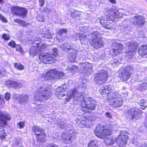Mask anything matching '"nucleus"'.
Wrapping results in <instances>:
<instances>
[{"label":"nucleus","instance_id":"obj_56","mask_svg":"<svg viewBox=\"0 0 147 147\" xmlns=\"http://www.w3.org/2000/svg\"><path fill=\"white\" fill-rule=\"evenodd\" d=\"M57 51H58L57 49V48H53V51H52V52H53V53L52 54H54V55H55L56 56L57 55V54H58Z\"/></svg>","mask_w":147,"mask_h":147},{"label":"nucleus","instance_id":"obj_7","mask_svg":"<svg viewBox=\"0 0 147 147\" xmlns=\"http://www.w3.org/2000/svg\"><path fill=\"white\" fill-rule=\"evenodd\" d=\"M107 13V19L109 20L111 19L113 21L115 19L122 18L123 15V13L119 11L115 7H113L108 10Z\"/></svg>","mask_w":147,"mask_h":147},{"label":"nucleus","instance_id":"obj_33","mask_svg":"<svg viewBox=\"0 0 147 147\" xmlns=\"http://www.w3.org/2000/svg\"><path fill=\"white\" fill-rule=\"evenodd\" d=\"M20 7H13L11 8V10L15 14L18 15H22L20 13L21 11H24L25 12L26 10L24 9L20 10Z\"/></svg>","mask_w":147,"mask_h":147},{"label":"nucleus","instance_id":"obj_62","mask_svg":"<svg viewBox=\"0 0 147 147\" xmlns=\"http://www.w3.org/2000/svg\"><path fill=\"white\" fill-rule=\"evenodd\" d=\"M105 115L106 117L109 118L111 119L112 118V116L110 113L109 112H106Z\"/></svg>","mask_w":147,"mask_h":147},{"label":"nucleus","instance_id":"obj_48","mask_svg":"<svg viewBox=\"0 0 147 147\" xmlns=\"http://www.w3.org/2000/svg\"><path fill=\"white\" fill-rule=\"evenodd\" d=\"M24 9L26 10V12H24V11H21L20 12V13H21V14L22 15H18L20 16H22L23 17H25L26 16L27 13V11L26 9L24 8H20V10H22V9Z\"/></svg>","mask_w":147,"mask_h":147},{"label":"nucleus","instance_id":"obj_49","mask_svg":"<svg viewBox=\"0 0 147 147\" xmlns=\"http://www.w3.org/2000/svg\"><path fill=\"white\" fill-rule=\"evenodd\" d=\"M37 19L39 21L42 22L44 21V18L42 15H39L37 16Z\"/></svg>","mask_w":147,"mask_h":147},{"label":"nucleus","instance_id":"obj_27","mask_svg":"<svg viewBox=\"0 0 147 147\" xmlns=\"http://www.w3.org/2000/svg\"><path fill=\"white\" fill-rule=\"evenodd\" d=\"M111 90V88L107 85L102 86L99 90V92L102 95H106L109 93Z\"/></svg>","mask_w":147,"mask_h":147},{"label":"nucleus","instance_id":"obj_20","mask_svg":"<svg viewBox=\"0 0 147 147\" xmlns=\"http://www.w3.org/2000/svg\"><path fill=\"white\" fill-rule=\"evenodd\" d=\"M57 71L55 69H50L46 72L45 75H43L42 78L46 80L55 79L56 78Z\"/></svg>","mask_w":147,"mask_h":147},{"label":"nucleus","instance_id":"obj_58","mask_svg":"<svg viewBox=\"0 0 147 147\" xmlns=\"http://www.w3.org/2000/svg\"><path fill=\"white\" fill-rule=\"evenodd\" d=\"M46 147H58V146L53 143L48 144Z\"/></svg>","mask_w":147,"mask_h":147},{"label":"nucleus","instance_id":"obj_51","mask_svg":"<svg viewBox=\"0 0 147 147\" xmlns=\"http://www.w3.org/2000/svg\"><path fill=\"white\" fill-rule=\"evenodd\" d=\"M10 94L9 93L6 92L5 94V98L7 101H8L10 98Z\"/></svg>","mask_w":147,"mask_h":147},{"label":"nucleus","instance_id":"obj_37","mask_svg":"<svg viewBox=\"0 0 147 147\" xmlns=\"http://www.w3.org/2000/svg\"><path fill=\"white\" fill-rule=\"evenodd\" d=\"M43 37L47 39H50L52 38L54 34L51 33L48 30L42 31Z\"/></svg>","mask_w":147,"mask_h":147},{"label":"nucleus","instance_id":"obj_6","mask_svg":"<svg viewBox=\"0 0 147 147\" xmlns=\"http://www.w3.org/2000/svg\"><path fill=\"white\" fill-rule=\"evenodd\" d=\"M108 77L107 72L105 70H101L95 74L94 80L97 84L100 85L105 83L107 80Z\"/></svg>","mask_w":147,"mask_h":147},{"label":"nucleus","instance_id":"obj_45","mask_svg":"<svg viewBox=\"0 0 147 147\" xmlns=\"http://www.w3.org/2000/svg\"><path fill=\"white\" fill-rule=\"evenodd\" d=\"M12 146L16 147H17L18 146H20V147H21V146H20V142L16 140H15L13 141Z\"/></svg>","mask_w":147,"mask_h":147},{"label":"nucleus","instance_id":"obj_61","mask_svg":"<svg viewBox=\"0 0 147 147\" xmlns=\"http://www.w3.org/2000/svg\"><path fill=\"white\" fill-rule=\"evenodd\" d=\"M67 44V46H66L65 47V51L67 50H69V51H70L71 49H71V47L70 46V45L68 43H66Z\"/></svg>","mask_w":147,"mask_h":147},{"label":"nucleus","instance_id":"obj_15","mask_svg":"<svg viewBox=\"0 0 147 147\" xmlns=\"http://www.w3.org/2000/svg\"><path fill=\"white\" fill-rule=\"evenodd\" d=\"M130 22L138 27H140L144 24V16H135L132 18Z\"/></svg>","mask_w":147,"mask_h":147},{"label":"nucleus","instance_id":"obj_42","mask_svg":"<svg viewBox=\"0 0 147 147\" xmlns=\"http://www.w3.org/2000/svg\"><path fill=\"white\" fill-rule=\"evenodd\" d=\"M64 76V74L62 72L57 71L56 79H60Z\"/></svg>","mask_w":147,"mask_h":147},{"label":"nucleus","instance_id":"obj_63","mask_svg":"<svg viewBox=\"0 0 147 147\" xmlns=\"http://www.w3.org/2000/svg\"><path fill=\"white\" fill-rule=\"evenodd\" d=\"M44 10L47 13H49L51 11V9H50L46 8Z\"/></svg>","mask_w":147,"mask_h":147},{"label":"nucleus","instance_id":"obj_18","mask_svg":"<svg viewBox=\"0 0 147 147\" xmlns=\"http://www.w3.org/2000/svg\"><path fill=\"white\" fill-rule=\"evenodd\" d=\"M92 46L98 49L103 46V41L101 36L94 38L91 43Z\"/></svg>","mask_w":147,"mask_h":147},{"label":"nucleus","instance_id":"obj_36","mask_svg":"<svg viewBox=\"0 0 147 147\" xmlns=\"http://www.w3.org/2000/svg\"><path fill=\"white\" fill-rule=\"evenodd\" d=\"M65 120L64 119H58L56 123L61 128H63L65 125Z\"/></svg>","mask_w":147,"mask_h":147},{"label":"nucleus","instance_id":"obj_59","mask_svg":"<svg viewBox=\"0 0 147 147\" xmlns=\"http://www.w3.org/2000/svg\"><path fill=\"white\" fill-rule=\"evenodd\" d=\"M146 100L144 99H141L140 100V102L139 103V105L140 106L142 105H143L146 102Z\"/></svg>","mask_w":147,"mask_h":147},{"label":"nucleus","instance_id":"obj_38","mask_svg":"<svg viewBox=\"0 0 147 147\" xmlns=\"http://www.w3.org/2000/svg\"><path fill=\"white\" fill-rule=\"evenodd\" d=\"M138 89H140L141 91L144 89H147V80H145L143 83H140Z\"/></svg>","mask_w":147,"mask_h":147},{"label":"nucleus","instance_id":"obj_52","mask_svg":"<svg viewBox=\"0 0 147 147\" xmlns=\"http://www.w3.org/2000/svg\"><path fill=\"white\" fill-rule=\"evenodd\" d=\"M8 45L11 47L15 48L16 46L15 42L13 41H11L8 43Z\"/></svg>","mask_w":147,"mask_h":147},{"label":"nucleus","instance_id":"obj_29","mask_svg":"<svg viewBox=\"0 0 147 147\" xmlns=\"http://www.w3.org/2000/svg\"><path fill=\"white\" fill-rule=\"evenodd\" d=\"M39 134L38 135H35L36 140L39 142L41 143H44L46 141V139L45 138L46 136L45 132L44 130V133H41V132L40 131L38 133Z\"/></svg>","mask_w":147,"mask_h":147},{"label":"nucleus","instance_id":"obj_40","mask_svg":"<svg viewBox=\"0 0 147 147\" xmlns=\"http://www.w3.org/2000/svg\"><path fill=\"white\" fill-rule=\"evenodd\" d=\"M41 41V39L40 37H36L35 38V41L32 42V44L34 45V44H36V43H37V42L38 43L37 45V46H42L44 45V44L42 45V43H40ZM44 45L45 44H44Z\"/></svg>","mask_w":147,"mask_h":147},{"label":"nucleus","instance_id":"obj_11","mask_svg":"<svg viewBox=\"0 0 147 147\" xmlns=\"http://www.w3.org/2000/svg\"><path fill=\"white\" fill-rule=\"evenodd\" d=\"M61 137L64 143L70 144L75 140L76 137V133L73 130H70L68 132L62 134Z\"/></svg>","mask_w":147,"mask_h":147},{"label":"nucleus","instance_id":"obj_31","mask_svg":"<svg viewBox=\"0 0 147 147\" xmlns=\"http://www.w3.org/2000/svg\"><path fill=\"white\" fill-rule=\"evenodd\" d=\"M81 15V12L78 10H75L71 13V17L76 20H78L80 19Z\"/></svg>","mask_w":147,"mask_h":147},{"label":"nucleus","instance_id":"obj_50","mask_svg":"<svg viewBox=\"0 0 147 147\" xmlns=\"http://www.w3.org/2000/svg\"><path fill=\"white\" fill-rule=\"evenodd\" d=\"M2 38L6 40H8L10 39V36L9 35L5 34H3Z\"/></svg>","mask_w":147,"mask_h":147},{"label":"nucleus","instance_id":"obj_32","mask_svg":"<svg viewBox=\"0 0 147 147\" xmlns=\"http://www.w3.org/2000/svg\"><path fill=\"white\" fill-rule=\"evenodd\" d=\"M65 91L64 89L62 88L59 87L57 89L55 94L58 97L63 96L66 95L65 93Z\"/></svg>","mask_w":147,"mask_h":147},{"label":"nucleus","instance_id":"obj_30","mask_svg":"<svg viewBox=\"0 0 147 147\" xmlns=\"http://www.w3.org/2000/svg\"><path fill=\"white\" fill-rule=\"evenodd\" d=\"M138 53L141 56L147 55V45H144L140 46L138 49Z\"/></svg>","mask_w":147,"mask_h":147},{"label":"nucleus","instance_id":"obj_54","mask_svg":"<svg viewBox=\"0 0 147 147\" xmlns=\"http://www.w3.org/2000/svg\"><path fill=\"white\" fill-rule=\"evenodd\" d=\"M0 19L3 22L6 23L7 22V19L3 16L0 13Z\"/></svg>","mask_w":147,"mask_h":147},{"label":"nucleus","instance_id":"obj_10","mask_svg":"<svg viewBox=\"0 0 147 147\" xmlns=\"http://www.w3.org/2000/svg\"><path fill=\"white\" fill-rule=\"evenodd\" d=\"M107 14H106L105 18L103 16L100 17L99 18L100 22L105 28L113 30L115 29V27L113 24V21L111 19L109 20L107 19Z\"/></svg>","mask_w":147,"mask_h":147},{"label":"nucleus","instance_id":"obj_43","mask_svg":"<svg viewBox=\"0 0 147 147\" xmlns=\"http://www.w3.org/2000/svg\"><path fill=\"white\" fill-rule=\"evenodd\" d=\"M96 142L94 140L91 141L88 144V147H98Z\"/></svg>","mask_w":147,"mask_h":147},{"label":"nucleus","instance_id":"obj_44","mask_svg":"<svg viewBox=\"0 0 147 147\" xmlns=\"http://www.w3.org/2000/svg\"><path fill=\"white\" fill-rule=\"evenodd\" d=\"M90 36L92 38H95L97 37L98 36H100V35L99 34V33L97 32H94L90 34Z\"/></svg>","mask_w":147,"mask_h":147},{"label":"nucleus","instance_id":"obj_64","mask_svg":"<svg viewBox=\"0 0 147 147\" xmlns=\"http://www.w3.org/2000/svg\"><path fill=\"white\" fill-rule=\"evenodd\" d=\"M4 104L3 99L0 96V104L3 105Z\"/></svg>","mask_w":147,"mask_h":147},{"label":"nucleus","instance_id":"obj_4","mask_svg":"<svg viewBox=\"0 0 147 147\" xmlns=\"http://www.w3.org/2000/svg\"><path fill=\"white\" fill-rule=\"evenodd\" d=\"M112 131V129L111 128L105 127L99 124L96 126L94 133L96 136L102 139L105 136L110 134Z\"/></svg>","mask_w":147,"mask_h":147},{"label":"nucleus","instance_id":"obj_25","mask_svg":"<svg viewBox=\"0 0 147 147\" xmlns=\"http://www.w3.org/2000/svg\"><path fill=\"white\" fill-rule=\"evenodd\" d=\"M117 141L116 138L111 136L106 137L104 139V142L107 146L114 144Z\"/></svg>","mask_w":147,"mask_h":147},{"label":"nucleus","instance_id":"obj_19","mask_svg":"<svg viewBox=\"0 0 147 147\" xmlns=\"http://www.w3.org/2000/svg\"><path fill=\"white\" fill-rule=\"evenodd\" d=\"M11 116L9 114H3L0 112V126L2 127L5 126L7 124V121L10 120Z\"/></svg>","mask_w":147,"mask_h":147},{"label":"nucleus","instance_id":"obj_46","mask_svg":"<svg viewBox=\"0 0 147 147\" xmlns=\"http://www.w3.org/2000/svg\"><path fill=\"white\" fill-rule=\"evenodd\" d=\"M1 129L0 128V137L1 138L3 139L5 137L6 135L4 130Z\"/></svg>","mask_w":147,"mask_h":147},{"label":"nucleus","instance_id":"obj_12","mask_svg":"<svg viewBox=\"0 0 147 147\" xmlns=\"http://www.w3.org/2000/svg\"><path fill=\"white\" fill-rule=\"evenodd\" d=\"M38 43L34 44L32 45V47L29 50V54L30 56L34 57L36 56L38 54L40 53L42 51H43L46 48L45 45H44L42 46H37Z\"/></svg>","mask_w":147,"mask_h":147},{"label":"nucleus","instance_id":"obj_34","mask_svg":"<svg viewBox=\"0 0 147 147\" xmlns=\"http://www.w3.org/2000/svg\"><path fill=\"white\" fill-rule=\"evenodd\" d=\"M78 68L76 65H72L70 67H68L66 71L68 73H71L74 74L78 71Z\"/></svg>","mask_w":147,"mask_h":147},{"label":"nucleus","instance_id":"obj_26","mask_svg":"<svg viewBox=\"0 0 147 147\" xmlns=\"http://www.w3.org/2000/svg\"><path fill=\"white\" fill-rule=\"evenodd\" d=\"M77 51L76 50L71 49L68 52V58L69 60L71 62H73L75 61L77 56Z\"/></svg>","mask_w":147,"mask_h":147},{"label":"nucleus","instance_id":"obj_1","mask_svg":"<svg viewBox=\"0 0 147 147\" xmlns=\"http://www.w3.org/2000/svg\"><path fill=\"white\" fill-rule=\"evenodd\" d=\"M84 93L80 92V89L74 88L67 93L66 101H69L71 99H74L78 101L81 102V109L84 113L91 112L94 110L96 102L94 100L90 98L84 99Z\"/></svg>","mask_w":147,"mask_h":147},{"label":"nucleus","instance_id":"obj_24","mask_svg":"<svg viewBox=\"0 0 147 147\" xmlns=\"http://www.w3.org/2000/svg\"><path fill=\"white\" fill-rule=\"evenodd\" d=\"M6 84L10 87L13 88H19L22 86L20 83L10 80L7 81Z\"/></svg>","mask_w":147,"mask_h":147},{"label":"nucleus","instance_id":"obj_22","mask_svg":"<svg viewBox=\"0 0 147 147\" xmlns=\"http://www.w3.org/2000/svg\"><path fill=\"white\" fill-rule=\"evenodd\" d=\"M88 28L86 26H84L80 29L81 32L76 34V36L78 37V39L80 41L81 44H82L83 41L86 40V36L83 35V33L85 32L87 30Z\"/></svg>","mask_w":147,"mask_h":147},{"label":"nucleus","instance_id":"obj_14","mask_svg":"<svg viewBox=\"0 0 147 147\" xmlns=\"http://www.w3.org/2000/svg\"><path fill=\"white\" fill-rule=\"evenodd\" d=\"M137 45V43L135 42H132L130 43H128V49L130 50V51L128 53H127L126 56L129 59H131L132 56L135 54Z\"/></svg>","mask_w":147,"mask_h":147},{"label":"nucleus","instance_id":"obj_16","mask_svg":"<svg viewBox=\"0 0 147 147\" xmlns=\"http://www.w3.org/2000/svg\"><path fill=\"white\" fill-rule=\"evenodd\" d=\"M126 132L122 131L119 135L118 140L117 141L118 144L120 147H123L127 142L128 138Z\"/></svg>","mask_w":147,"mask_h":147},{"label":"nucleus","instance_id":"obj_39","mask_svg":"<svg viewBox=\"0 0 147 147\" xmlns=\"http://www.w3.org/2000/svg\"><path fill=\"white\" fill-rule=\"evenodd\" d=\"M14 66L16 68L20 70H22L24 69V66L19 63H14Z\"/></svg>","mask_w":147,"mask_h":147},{"label":"nucleus","instance_id":"obj_2","mask_svg":"<svg viewBox=\"0 0 147 147\" xmlns=\"http://www.w3.org/2000/svg\"><path fill=\"white\" fill-rule=\"evenodd\" d=\"M51 95V91L48 90L46 85H38L34 94L33 99L36 101L41 102L48 100Z\"/></svg>","mask_w":147,"mask_h":147},{"label":"nucleus","instance_id":"obj_9","mask_svg":"<svg viewBox=\"0 0 147 147\" xmlns=\"http://www.w3.org/2000/svg\"><path fill=\"white\" fill-rule=\"evenodd\" d=\"M142 111L136 108H132L125 113L126 117L130 119H138L141 116Z\"/></svg>","mask_w":147,"mask_h":147},{"label":"nucleus","instance_id":"obj_55","mask_svg":"<svg viewBox=\"0 0 147 147\" xmlns=\"http://www.w3.org/2000/svg\"><path fill=\"white\" fill-rule=\"evenodd\" d=\"M113 61L114 64L116 65H117L121 63V62L119 60L115 59H114Z\"/></svg>","mask_w":147,"mask_h":147},{"label":"nucleus","instance_id":"obj_57","mask_svg":"<svg viewBox=\"0 0 147 147\" xmlns=\"http://www.w3.org/2000/svg\"><path fill=\"white\" fill-rule=\"evenodd\" d=\"M45 3V0H39V5L40 6H42Z\"/></svg>","mask_w":147,"mask_h":147},{"label":"nucleus","instance_id":"obj_3","mask_svg":"<svg viewBox=\"0 0 147 147\" xmlns=\"http://www.w3.org/2000/svg\"><path fill=\"white\" fill-rule=\"evenodd\" d=\"M107 100L109 105L114 108L121 106L123 102L122 96L115 93H111L108 96Z\"/></svg>","mask_w":147,"mask_h":147},{"label":"nucleus","instance_id":"obj_8","mask_svg":"<svg viewBox=\"0 0 147 147\" xmlns=\"http://www.w3.org/2000/svg\"><path fill=\"white\" fill-rule=\"evenodd\" d=\"M55 55L47 53H43L41 54L39 56V58L41 61L46 64H52L55 63L56 61Z\"/></svg>","mask_w":147,"mask_h":147},{"label":"nucleus","instance_id":"obj_35","mask_svg":"<svg viewBox=\"0 0 147 147\" xmlns=\"http://www.w3.org/2000/svg\"><path fill=\"white\" fill-rule=\"evenodd\" d=\"M32 130L35 135L39 134L38 133L41 131L42 134L44 133V130L37 126L34 125L32 127Z\"/></svg>","mask_w":147,"mask_h":147},{"label":"nucleus","instance_id":"obj_53","mask_svg":"<svg viewBox=\"0 0 147 147\" xmlns=\"http://www.w3.org/2000/svg\"><path fill=\"white\" fill-rule=\"evenodd\" d=\"M15 47L16 48L17 51L20 52H23V50L20 45H16Z\"/></svg>","mask_w":147,"mask_h":147},{"label":"nucleus","instance_id":"obj_41","mask_svg":"<svg viewBox=\"0 0 147 147\" xmlns=\"http://www.w3.org/2000/svg\"><path fill=\"white\" fill-rule=\"evenodd\" d=\"M14 22L21 24L22 26H26L28 24V23L19 19H15L14 20Z\"/></svg>","mask_w":147,"mask_h":147},{"label":"nucleus","instance_id":"obj_21","mask_svg":"<svg viewBox=\"0 0 147 147\" xmlns=\"http://www.w3.org/2000/svg\"><path fill=\"white\" fill-rule=\"evenodd\" d=\"M113 45L115 47L112 50V52L113 53V55H116L121 53L123 50V46L122 45L121 43L117 42H114Z\"/></svg>","mask_w":147,"mask_h":147},{"label":"nucleus","instance_id":"obj_47","mask_svg":"<svg viewBox=\"0 0 147 147\" xmlns=\"http://www.w3.org/2000/svg\"><path fill=\"white\" fill-rule=\"evenodd\" d=\"M25 125V123L24 121H21L18 123L17 125V127L20 129L23 128Z\"/></svg>","mask_w":147,"mask_h":147},{"label":"nucleus","instance_id":"obj_23","mask_svg":"<svg viewBox=\"0 0 147 147\" xmlns=\"http://www.w3.org/2000/svg\"><path fill=\"white\" fill-rule=\"evenodd\" d=\"M16 99L18 100L20 104H25L28 100V96L26 94H19L16 95Z\"/></svg>","mask_w":147,"mask_h":147},{"label":"nucleus","instance_id":"obj_17","mask_svg":"<svg viewBox=\"0 0 147 147\" xmlns=\"http://www.w3.org/2000/svg\"><path fill=\"white\" fill-rule=\"evenodd\" d=\"M76 121L77 125L82 128H85L89 127L90 125V123L91 121L84 117L81 118L79 117L77 119Z\"/></svg>","mask_w":147,"mask_h":147},{"label":"nucleus","instance_id":"obj_13","mask_svg":"<svg viewBox=\"0 0 147 147\" xmlns=\"http://www.w3.org/2000/svg\"><path fill=\"white\" fill-rule=\"evenodd\" d=\"M80 66L82 73L85 74V75L86 74L90 75L93 71L92 68L93 66L90 63L85 62L80 63Z\"/></svg>","mask_w":147,"mask_h":147},{"label":"nucleus","instance_id":"obj_28","mask_svg":"<svg viewBox=\"0 0 147 147\" xmlns=\"http://www.w3.org/2000/svg\"><path fill=\"white\" fill-rule=\"evenodd\" d=\"M67 29L66 28H61L59 30L58 35L56 37V39L59 42H61L64 40V38L62 36V35L64 33H67Z\"/></svg>","mask_w":147,"mask_h":147},{"label":"nucleus","instance_id":"obj_5","mask_svg":"<svg viewBox=\"0 0 147 147\" xmlns=\"http://www.w3.org/2000/svg\"><path fill=\"white\" fill-rule=\"evenodd\" d=\"M133 67L130 66H127L121 69L119 72V77L123 81H126L131 77L133 72Z\"/></svg>","mask_w":147,"mask_h":147},{"label":"nucleus","instance_id":"obj_60","mask_svg":"<svg viewBox=\"0 0 147 147\" xmlns=\"http://www.w3.org/2000/svg\"><path fill=\"white\" fill-rule=\"evenodd\" d=\"M67 44L65 43V44H63L61 45L60 47V48L62 50H64L65 51L66 46H67Z\"/></svg>","mask_w":147,"mask_h":147}]
</instances>
